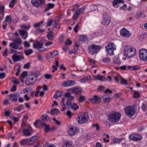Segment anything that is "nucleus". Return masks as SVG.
Masks as SVG:
<instances>
[{
    "label": "nucleus",
    "mask_w": 147,
    "mask_h": 147,
    "mask_svg": "<svg viewBox=\"0 0 147 147\" xmlns=\"http://www.w3.org/2000/svg\"><path fill=\"white\" fill-rule=\"evenodd\" d=\"M123 51L124 55L129 58L134 57L136 54L135 49L130 45L125 46Z\"/></svg>",
    "instance_id": "1"
},
{
    "label": "nucleus",
    "mask_w": 147,
    "mask_h": 147,
    "mask_svg": "<svg viewBox=\"0 0 147 147\" xmlns=\"http://www.w3.org/2000/svg\"><path fill=\"white\" fill-rule=\"evenodd\" d=\"M38 76L35 74L29 75L27 77V79L26 81V83L28 85H32L36 83L37 79Z\"/></svg>",
    "instance_id": "2"
},
{
    "label": "nucleus",
    "mask_w": 147,
    "mask_h": 147,
    "mask_svg": "<svg viewBox=\"0 0 147 147\" xmlns=\"http://www.w3.org/2000/svg\"><path fill=\"white\" fill-rule=\"evenodd\" d=\"M121 115L118 113L112 112L109 115V119L112 123H115L119 121L121 118Z\"/></svg>",
    "instance_id": "3"
},
{
    "label": "nucleus",
    "mask_w": 147,
    "mask_h": 147,
    "mask_svg": "<svg viewBox=\"0 0 147 147\" xmlns=\"http://www.w3.org/2000/svg\"><path fill=\"white\" fill-rule=\"evenodd\" d=\"M100 49V46L92 45L89 46L88 51L90 53L93 55L96 54Z\"/></svg>",
    "instance_id": "4"
},
{
    "label": "nucleus",
    "mask_w": 147,
    "mask_h": 147,
    "mask_svg": "<svg viewBox=\"0 0 147 147\" xmlns=\"http://www.w3.org/2000/svg\"><path fill=\"white\" fill-rule=\"evenodd\" d=\"M125 111L126 115L129 117L134 116L136 112L134 108L129 106L125 107Z\"/></svg>",
    "instance_id": "5"
},
{
    "label": "nucleus",
    "mask_w": 147,
    "mask_h": 147,
    "mask_svg": "<svg viewBox=\"0 0 147 147\" xmlns=\"http://www.w3.org/2000/svg\"><path fill=\"white\" fill-rule=\"evenodd\" d=\"M33 47L38 49L40 52H43L46 50V48L43 47L42 43L38 41H34L33 43Z\"/></svg>",
    "instance_id": "6"
},
{
    "label": "nucleus",
    "mask_w": 147,
    "mask_h": 147,
    "mask_svg": "<svg viewBox=\"0 0 147 147\" xmlns=\"http://www.w3.org/2000/svg\"><path fill=\"white\" fill-rule=\"evenodd\" d=\"M76 120L79 124H81L86 122L88 121L87 114L83 113L82 115H80L78 118H77Z\"/></svg>",
    "instance_id": "7"
},
{
    "label": "nucleus",
    "mask_w": 147,
    "mask_h": 147,
    "mask_svg": "<svg viewBox=\"0 0 147 147\" xmlns=\"http://www.w3.org/2000/svg\"><path fill=\"white\" fill-rule=\"evenodd\" d=\"M139 57L141 60L145 61L147 60V50L141 49L139 51Z\"/></svg>",
    "instance_id": "8"
},
{
    "label": "nucleus",
    "mask_w": 147,
    "mask_h": 147,
    "mask_svg": "<svg viewBox=\"0 0 147 147\" xmlns=\"http://www.w3.org/2000/svg\"><path fill=\"white\" fill-rule=\"evenodd\" d=\"M111 19L110 16L106 12H104L103 16V20L102 22V24L105 26L108 25L110 23Z\"/></svg>",
    "instance_id": "9"
},
{
    "label": "nucleus",
    "mask_w": 147,
    "mask_h": 147,
    "mask_svg": "<svg viewBox=\"0 0 147 147\" xmlns=\"http://www.w3.org/2000/svg\"><path fill=\"white\" fill-rule=\"evenodd\" d=\"M88 100L93 104L99 103L101 100L100 98L96 95L89 98Z\"/></svg>",
    "instance_id": "10"
},
{
    "label": "nucleus",
    "mask_w": 147,
    "mask_h": 147,
    "mask_svg": "<svg viewBox=\"0 0 147 147\" xmlns=\"http://www.w3.org/2000/svg\"><path fill=\"white\" fill-rule=\"evenodd\" d=\"M33 5L37 8L45 4V0H31Z\"/></svg>",
    "instance_id": "11"
},
{
    "label": "nucleus",
    "mask_w": 147,
    "mask_h": 147,
    "mask_svg": "<svg viewBox=\"0 0 147 147\" xmlns=\"http://www.w3.org/2000/svg\"><path fill=\"white\" fill-rule=\"evenodd\" d=\"M129 138L130 140L133 141H139L142 138V136L140 134H137L130 135Z\"/></svg>",
    "instance_id": "12"
},
{
    "label": "nucleus",
    "mask_w": 147,
    "mask_h": 147,
    "mask_svg": "<svg viewBox=\"0 0 147 147\" xmlns=\"http://www.w3.org/2000/svg\"><path fill=\"white\" fill-rule=\"evenodd\" d=\"M120 33L121 36L125 38L129 37L131 35L130 32L125 28L121 29L120 31Z\"/></svg>",
    "instance_id": "13"
},
{
    "label": "nucleus",
    "mask_w": 147,
    "mask_h": 147,
    "mask_svg": "<svg viewBox=\"0 0 147 147\" xmlns=\"http://www.w3.org/2000/svg\"><path fill=\"white\" fill-rule=\"evenodd\" d=\"M12 59L14 62H16L23 60L24 59L22 55H18L16 54H14L12 56Z\"/></svg>",
    "instance_id": "14"
},
{
    "label": "nucleus",
    "mask_w": 147,
    "mask_h": 147,
    "mask_svg": "<svg viewBox=\"0 0 147 147\" xmlns=\"http://www.w3.org/2000/svg\"><path fill=\"white\" fill-rule=\"evenodd\" d=\"M76 82L74 80H69L64 82L62 84V86L64 87H68L74 86Z\"/></svg>",
    "instance_id": "15"
},
{
    "label": "nucleus",
    "mask_w": 147,
    "mask_h": 147,
    "mask_svg": "<svg viewBox=\"0 0 147 147\" xmlns=\"http://www.w3.org/2000/svg\"><path fill=\"white\" fill-rule=\"evenodd\" d=\"M79 131V129L76 127H72L70 128V129L68 131V134L70 136L74 135L75 133Z\"/></svg>",
    "instance_id": "16"
},
{
    "label": "nucleus",
    "mask_w": 147,
    "mask_h": 147,
    "mask_svg": "<svg viewBox=\"0 0 147 147\" xmlns=\"http://www.w3.org/2000/svg\"><path fill=\"white\" fill-rule=\"evenodd\" d=\"M93 79L96 80H99L100 81H103L105 80V78L103 75L97 74L93 76Z\"/></svg>",
    "instance_id": "17"
},
{
    "label": "nucleus",
    "mask_w": 147,
    "mask_h": 147,
    "mask_svg": "<svg viewBox=\"0 0 147 147\" xmlns=\"http://www.w3.org/2000/svg\"><path fill=\"white\" fill-rule=\"evenodd\" d=\"M19 96L18 94L17 93L10 94L8 95L9 97L11 98V100L13 102L17 101Z\"/></svg>",
    "instance_id": "18"
},
{
    "label": "nucleus",
    "mask_w": 147,
    "mask_h": 147,
    "mask_svg": "<svg viewBox=\"0 0 147 147\" xmlns=\"http://www.w3.org/2000/svg\"><path fill=\"white\" fill-rule=\"evenodd\" d=\"M30 139H23L20 141V143L22 146H24L26 145H30Z\"/></svg>",
    "instance_id": "19"
},
{
    "label": "nucleus",
    "mask_w": 147,
    "mask_h": 147,
    "mask_svg": "<svg viewBox=\"0 0 147 147\" xmlns=\"http://www.w3.org/2000/svg\"><path fill=\"white\" fill-rule=\"evenodd\" d=\"M102 98L105 102L108 103L110 101L109 96L107 94H105L102 96Z\"/></svg>",
    "instance_id": "20"
},
{
    "label": "nucleus",
    "mask_w": 147,
    "mask_h": 147,
    "mask_svg": "<svg viewBox=\"0 0 147 147\" xmlns=\"http://www.w3.org/2000/svg\"><path fill=\"white\" fill-rule=\"evenodd\" d=\"M124 2L123 0H114L113 1V5L114 7H118L119 3H124Z\"/></svg>",
    "instance_id": "21"
},
{
    "label": "nucleus",
    "mask_w": 147,
    "mask_h": 147,
    "mask_svg": "<svg viewBox=\"0 0 147 147\" xmlns=\"http://www.w3.org/2000/svg\"><path fill=\"white\" fill-rule=\"evenodd\" d=\"M64 96L68 99V100H72L74 98V97L69 93L66 92Z\"/></svg>",
    "instance_id": "22"
},
{
    "label": "nucleus",
    "mask_w": 147,
    "mask_h": 147,
    "mask_svg": "<svg viewBox=\"0 0 147 147\" xmlns=\"http://www.w3.org/2000/svg\"><path fill=\"white\" fill-rule=\"evenodd\" d=\"M30 139V144H31L35 142L38 139V137L36 136H32Z\"/></svg>",
    "instance_id": "23"
},
{
    "label": "nucleus",
    "mask_w": 147,
    "mask_h": 147,
    "mask_svg": "<svg viewBox=\"0 0 147 147\" xmlns=\"http://www.w3.org/2000/svg\"><path fill=\"white\" fill-rule=\"evenodd\" d=\"M12 40H13L14 42L18 45H20L22 43V40L19 37L14 38Z\"/></svg>",
    "instance_id": "24"
},
{
    "label": "nucleus",
    "mask_w": 147,
    "mask_h": 147,
    "mask_svg": "<svg viewBox=\"0 0 147 147\" xmlns=\"http://www.w3.org/2000/svg\"><path fill=\"white\" fill-rule=\"evenodd\" d=\"M18 44L14 42L11 43L9 44V46L14 49H22V48H18Z\"/></svg>",
    "instance_id": "25"
},
{
    "label": "nucleus",
    "mask_w": 147,
    "mask_h": 147,
    "mask_svg": "<svg viewBox=\"0 0 147 147\" xmlns=\"http://www.w3.org/2000/svg\"><path fill=\"white\" fill-rule=\"evenodd\" d=\"M44 21H41L39 22H38L36 24H34L33 25V26L35 28H39L40 27H42V26L44 25Z\"/></svg>",
    "instance_id": "26"
},
{
    "label": "nucleus",
    "mask_w": 147,
    "mask_h": 147,
    "mask_svg": "<svg viewBox=\"0 0 147 147\" xmlns=\"http://www.w3.org/2000/svg\"><path fill=\"white\" fill-rule=\"evenodd\" d=\"M59 53V51H55L48 53V55L49 56L51 55V56H50V58H51L58 55Z\"/></svg>",
    "instance_id": "27"
},
{
    "label": "nucleus",
    "mask_w": 147,
    "mask_h": 147,
    "mask_svg": "<svg viewBox=\"0 0 147 147\" xmlns=\"http://www.w3.org/2000/svg\"><path fill=\"white\" fill-rule=\"evenodd\" d=\"M105 50L107 53L109 55H112L114 53V50H113L112 49L105 47Z\"/></svg>",
    "instance_id": "28"
},
{
    "label": "nucleus",
    "mask_w": 147,
    "mask_h": 147,
    "mask_svg": "<svg viewBox=\"0 0 147 147\" xmlns=\"http://www.w3.org/2000/svg\"><path fill=\"white\" fill-rule=\"evenodd\" d=\"M23 134L25 136H29L31 135V132L28 129H25L24 130Z\"/></svg>",
    "instance_id": "29"
},
{
    "label": "nucleus",
    "mask_w": 147,
    "mask_h": 147,
    "mask_svg": "<svg viewBox=\"0 0 147 147\" xmlns=\"http://www.w3.org/2000/svg\"><path fill=\"white\" fill-rule=\"evenodd\" d=\"M105 47L112 49L113 50H115L116 49L115 44L113 42L109 43Z\"/></svg>",
    "instance_id": "30"
},
{
    "label": "nucleus",
    "mask_w": 147,
    "mask_h": 147,
    "mask_svg": "<svg viewBox=\"0 0 147 147\" xmlns=\"http://www.w3.org/2000/svg\"><path fill=\"white\" fill-rule=\"evenodd\" d=\"M48 7L46 8L45 10V11H47L49 9L53 8L55 6L54 4L51 3H49L47 4Z\"/></svg>",
    "instance_id": "31"
},
{
    "label": "nucleus",
    "mask_w": 147,
    "mask_h": 147,
    "mask_svg": "<svg viewBox=\"0 0 147 147\" xmlns=\"http://www.w3.org/2000/svg\"><path fill=\"white\" fill-rule=\"evenodd\" d=\"M82 92V90L81 88H76L74 93L75 95H77L80 94Z\"/></svg>",
    "instance_id": "32"
},
{
    "label": "nucleus",
    "mask_w": 147,
    "mask_h": 147,
    "mask_svg": "<svg viewBox=\"0 0 147 147\" xmlns=\"http://www.w3.org/2000/svg\"><path fill=\"white\" fill-rule=\"evenodd\" d=\"M54 22L53 24V27L56 28H59L61 27L59 22L55 21H54Z\"/></svg>",
    "instance_id": "33"
},
{
    "label": "nucleus",
    "mask_w": 147,
    "mask_h": 147,
    "mask_svg": "<svg viewBox=\"0 0 147 147\" xmlns=\"http://www.w3.org/2000/svg\"><path fill=\"white\" fill-rule=\"evenodd\" d=\"M79 39L83 42L86 41L87 40V36L84 35H80L79 36Z\"/></svg>",
    "instance_id": "34"
},
{
    "label": "nucleus",
    "mask_w": 147,
    "mask_h": 147,
    "mask_svg": "<svg viewBox=\"0 0 147 147\" xmlns=\"http://www.w3.org/2000/svg\"><path fill=\"white\" fill-rule=\"evenodd\" d=\"M124 139L123 138H116L113 140V143L115 144L119 143Z\"/></svg>",
    "instance_id": "35"
},
{
    "label": "nucleus",
    "mask_w": 147,
    "mask_h": 147,
    "mask_svg": "<svg viewBox=\"0 0 147 147\" xmlns=\"http://www.w3.org/2000/svg\"><path fill=\"white\" fill-rule=\"evenodd\" d=\"M59 112V110L57 109H52L51 111V113L52 115H57Z\"/></svg>",
    "instance_id": "36"
},
{
    "label": "nucleus",
    "mask_w": 147,
    "mask_h": 147,
    "mask_svg": "<svg viewBox=\"0 0 147 147\" xmlns=\"http://www.w3.org/2000/svg\"><path fill=\"white\" fill-rule=\"evenodd\" d=\"M61 93L59 91H57L55 94L53 98L55 99H57L58 98L60 97L61 96Z\"/></svg>",
    "instance_id": "37"
},
{
    "label": "nucleus",
    "mask_w": 147,
    "mask_h": 147,
    "mask_svg": "<svg viewBox=\"0 0 147 147\" xmlns=\"http://www.w3.org/2000/svg\"><path fill=\"white\" fill-rule=\"evenodd\" d=\"M6 22L10 24L11 22V16H6L5 20V21Z\"/></svg>",
    "instance_id": "38"
},
{
    "label": "nucleus",
    "mask_w": 147,
    "mask_h": 147,
    "mask_svg": "<svg viewBox=\"0 0 147 147\" xmlns=\"http://www.w3.org/2000/svg\"><path fill=\"white\" fill-rule=\"evenodd\" d=\"M43 126H45V128L44 129V131L45 132H48L49 130V125H47L45 123H42L41 124Z\"/></svg>",
    "instance_id": "39"
},
{
    "label": "nucleus",
    "mask_w": 147,
    "mask_h": 147,
    "mask_svg": "<svg viewBox=\"0 0 147 147\" xmlns=\"http://www.w3.org/2000/svg\"><path fill=\"white\" fill-rule=\"evenodd\" d=\"M70 108H71L72 109H73L74 110H76V109H78L79 107L78 105L75 103H74L73 104H72L70 107Z\"/></svg>",
    "instance_id": "40"
},
{
    "label": "nucleus",
    "mask_w": 147,
    "mask_h": 147,
    "mask_svg": "<svg viewBox=\"0 0 147 147\" xmlns=\"http://www.w3.org/2000/svg\"><path fill=\"white\" fill-rule=\"evenodd\" d=\"M33 52V51L32 49H29L25 51V53L26 55H28L31 54Z\"/></svg>",
    "instance_id": "41"
},
{
    "label": "nucleus",
    "mask_w": 147,
    "mask_h": 147,
    "mask_svg": "<svg viewBox=\"0 0 147 147\" xmlns=\"http://www.w3.org/2000/svg\"><path fill=\"white\" fill-rule=\"evenodd\" d=\"M113 61L115 64H119L120 63L119 58H117L116 57H114L113 58Z\"/></svg>",
    "instance_id": "42"
},
{
    "label": "nucleus",
    "mask_w": 147,
    "mask_h": 147,
    "mask_svg": "<svg viewBox=\"0 0 147 147\" xmlns=\"http://www.w3.org/2000/svg\"><path fill=\"white\" fill-rule=\"evenodd\" d=\"M140 38L145 39L147 37V35L145 33H142L140 34Z\"/></svg>",
    "instance_id": "43"
},
{
    "label": "nucleus",
    "mask_w": 147,
    "mask_h": 147,
    "mask_svg": "<svg viewBox=\"0 0 147 147\" xmlns=\"http://www.w3.org/2000/svg\"><path fill=\"white\" fill-rule=\"evenodd\" d=\"M15 71L16 72V76L18 75L20 71V67L15 66Z\"/></svg>",
    "instance_id": "44"
},
{
    "label": "nucleus",
    "mask_w": 147,
    "mask_h": 147,
    "mask_svg": "<svg viewBox=\"0 0 147 147\" xmlns=\"http://www.w3.org/2000/svg\"><path fill=\"white\" fill-rule=\"evenodd\" d=\"M16 0H12L9 3V6L10 7L12 8L16 2Z\"/></svg>",
    "instance_id": "45"
},
{
    "label": "nucleus",
    "mask_w": 147,
    "mask_h": 147,
    "mask_svg": "<svg viewBox=\"0 0 147 147\" xmlns=\"http://www.w3.org/2000/svg\"><path fill=\"white\" fill-rule=\"evenodd\" d=\"M121 83L122 85L125 84L126 85L127 84V80L124 79L123 78H121Z\"/></svg>",
    "instance_id": "46"
},
{
    "label": "nucleus",
    "mask_w": 147,
    "mask_h": 147,
    "mask_svg": "<svg viewBox=\"0 0 147 147\" xmlns=\"http://www.w3.org/2000/svg\"><path fill=\"white\" fill-rule=\"evenodd\" d=\"M32 90L31 88H26L24 90V93L30 92Z\"/></svg>",
    "instance_id": "47"
},
{
    "label": "nucleus",
    "mask_w": 147,
    "mask_h": 147,
    "mask_svg": "<svg viewBox=\"0 0 147 147\" xmlns=\"http://www.w3.org/2000/svg\"><path fill=\"white\" fill-rule=\"evenodd\" d=\"M12 82L15 84H19V82L18 80L15 77H13L12 78Z\"/></svg>",
    "instance_id": "48"
},
{
    "label": "nucleus",
    "mask_w": 147,
    "mask_h": 147,
    "mask_svg": "<svg viewBox=\"0 0 147 147\" xmlns=\"http://www.w3.org/2000/svg\"><path fill=\"white\" fill-rule=\"evenodd\" d=\"M76 88H72L67 89V91L69 92H71V94L74 93Z\"/></svg>",
    "instance_id": "49"
},
{
    "label": "nucleus",
    "mask_w": 147,
    "mask_h": 147,
    "mask_svg": "<svg viewBox=\"0 0 147 147\" xmlns=\"http://www.w3.org/2000/svg\"><path fill=\"white\" fill-rule=\"evenodd\" d=\"M85 8V7L83 6L80 9L78 8L77 9L78 10H79V13H82L84 12Z\"/></svg>",
    "instance_id": "50"
},
{
    "label": "nucleus",
    "mask_w": 147,
    "mask_h": 147,
    "mask_svg": "<svg viewBox=\"0 0 147 147\" xmlns=\"http://www.w3.org/2000/svg\"><path fill=\"white\" fill-rule=\"evenodd\" d=\"M110 59L109 57L103 58V61L105 63H109L110 62Z\"/></svg>",
    "instance_id": "51"
},
{
    "label": "nucleus",
    "mask_w": 147,
    "mask_h": 147,
    "mask_svg": "<svg viewBox=\"0 0 147 147\" xmlns=\"http://www.w3.org/2000/svg\"><path fill=\"white\" fill-rule=\"evenodd\" d=\"M71 100H67L66 102V105L67 107L68 108H70V107L71 106V105L72 104L71 103Z\"/></svg>",
    "instance_id": "52"
},
{
    "label": "nucleus",
    "mask_w": 147,
    "mask_h": 147,
    "mask_svg": "<svg viewBox=\"0 0 147 147\" xmlns=\"http://www.w3.org/2000/svg\"><path fill=\"white\" fill-rule=\"evenodd\" d=\"M85 97L84 96L81 95L80 96V97L79 99V101L80 102H82L85 101Z\"/></svg>",
    "instance_id": "53"
},
{
    "label": "nucleus",
    "mask_w": 147,
    "mask_h": 147,
    "mask_svg": "<svg viewBox=\"0 0 147 147\" xmlns=\"http://www.w3.org/2000/svg\"><path fill=\"white\" fill-rule=\"evenodd\" d=\"M52 77V75L51 74H45V78L46 79H50Z\"/></svg>",
    "instance_id": "54"
},
{
    "label": "nucleus",
    "mask_w": 147,
    "mask_h": 147,
    "mask_svg": "<svg viewBox=\"0 0 147 147\" xmlns=\"http://www.w3.org/2000/svg\"><path fill=\"white\" fill-rule=\"evenodd\" d=\"M140 95L139 93L135 91L134 93V97L135 98H137L139 97Z\"/></svg>",
    "instance_id": "55"
},
{
    "label": "nucleus",
    "mask_w": 147,
    "mask_h": 147,
    "mask_svg": "<svg viewBox=\"0 0 147 147\" xmlns=\"http://www.w3.org/2000/svg\"><path fill=\"white\" fill-rule=\"evenodd\" d=\"M24 45L25 47H29L30 46V44L27 41H25L24 42Z\"/></svg>",
    "instance_id": "56"
},
{
    "label": "nucleus",
    "mask_w": 147,
    "mask_h": 147,
    "mask_svg": "<svg viewBox=\"0 0 147 147\" xmlns=\"http://www.w3.org/2000/svg\"><path fill=\"white\" fill-rule=\"evenodd\" d=\"M53 21L52 20L50 19L48 20L47 23L48 26H51L52 25Z\"/></svg>",
    "instance_id": "57"
},
{
    "label": "nucleus",
    "mask_w": 147,
    "mask_h": 147,
    "mask_svg": "<svg viewBox=\"0 0 147 147\" xmlns=\"http://www.w3.org/2000/svg\"><path fill=\"white\" fill-rule=\"evenodd\" d=\"M7 48H5V50L3 53V56L5 57H7Z\"/></svg>",
    "instance_id": "58"
},
{
    "label": "nucleus",
    "mask_w": 147,
    "mask_h": 147,
    "mask_svg": "<svg viewBox=\"0 0 147 147\" xmlns=\"http://www.w3.org/2000/svg\"><path fill=\"white\" fill-rule=\"evenodd\" d=\"M70 143L69 142H67L63 144V147H69V145H71Z\"/></svg>",
    "instance_id": "59"
},
{
    "label": "nucleus",
    "mask_w": 147,
    "mask_h": 147,
    "mask_svg": "<svg viewBox=\"0 0 147 147\" xmlns=\"http://www.w3.org/2000/svg\"><path fill=\"white\" fill-rule=\"evenodd\" d=\"M28 19V17L26 15H25L23 16L22 20L23 21H26Z\"/></svg>",
    "instance_id": "60"
},
{
    "label": "nucleus",
    "mask_w": 147,
    "mask_h": 147,
    "mask_svg": "<svg viewBox=\"0 0 147 147\" xmlns=\"http://www.w3.org/2000/svg\"><path fill=\"white\" fill-rule=\"evenodd\" d=\"M43 147H55V145L53 144H46Z\"/></svg>",
    "instance_id": "61"
},
{
    "label": "nucleus",
    "mask_w": 147,
    "mask_h": 147,
    "mask_svg": "<svg viewBox=\"0 0 147 147\" xmlns=\"http://www.w3.org/2000/svg\"><path fill=\"white\" fill-rule=\"evenodd\" d=\"M5 76V73H1L0 74V78L1 79H3Z\"/></svg>",
    "instance_id": "62"
},
{
    "label": "nucleus",
    "mask_w": 147,
    "mask_h": 147,
    "mask_svg": "<svg viewBox=\"0 0 147 147\" xmlns=\"http://www.w3.org/2000/svg\"><path fill=\"white\" fill-rule=\"evenodd\" d=\"M28 74L27 72L25 71H24L22 74V77L23 78H25L27 76Z\"/></svg>",
    "instance_id": "63"
},
{
    "label": "nucleus",
    "mask_w": 147,
    "mask_h": 147,
    "mask_svg": "<svg viewBox=\"0 0 147 147\" xmlns=\"http://www.w3.org/2000/svg\"><path fill=\"white\" fill-rule=\"evenodd\" d=\"M30 63H28L25 64L24 66V68L25 69H28L30 67Z\"/></svg>",
    "instance_id": "64"
}]
</instances>
